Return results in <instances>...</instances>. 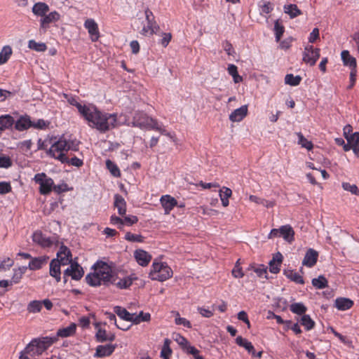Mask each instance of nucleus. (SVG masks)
<instances>
[{
	"label": "nucleus",
	"instance_id": "c03bdc74",
	"mask_svg": "<svg viewBox=\"0 0 359 359\" xmlns=\"http://www.w3.org/2000/svg\"><path fill=\"white\" fill-rule=\"evenodd\" d=\"M298 137V144L308 150H311L313 147V143L306 139L301 133H297Z\"/></svg>",
	"mask_w": 359,
	"mask_h": 359
},
{
	"label": "nucleus",
	"instance_id": "c85d7f7f",
	"mask_svg": "<svg viewBox=\"0 0 359 359\" xmlns=\"http://www.w3.org/2000/svg\"><path fill=\"white\" fill-rule=\"evenodd\" d=\"M236 342L238 346L245 348L248 351V353L252 354V356L255 355V350L251 342L243 338L241 336L237 337L236 339Z\"/></svg>",
	"mask_w": 359,
	"mask_h": 359
},
{
	"label": "nucleus",
	"instance_id": "79ce46f5",
	"mask_svg": "<svg viewBox=\"0 0 359 359\" xmlns=\"http://www.w3.org/2000/svg\"><path fill=\"white\" fill-rule=\"evenodd\" d=\"M42 309V302L39 300L30 302L27 305V311L29 313H35L40 312Z\"/></svg>",
	"mask_w": 359,
	"mask_h": 359
},
{
	"label": "nucleus",
	"instance_id": "0eeeda50",
	"mask_svg": "<svg viewBox=\"0 0 359 359\" xmlns=\"http://www.w3.org/2000/svg\"><path fill=\"white\" fill-rule=\"evenodd\" d=\"M36 183L39 184V192L43 195L48 194L53 190V180L45 173H38L34 178Z\"/></svg>",
	"mask_w": 359,
	"mask_h": 359
},
{
	"label": "nucleus",
	"instance_id": "9b49d317",
	"mask_svg": "<svg viewBox=\"0 0 359 359\" xmlns=\"http://www.w3.org/2000/svg\"><path fill=\"white\" fill-rule=\"evenodd\" d=\"M64 271V276H71L74 280H79L83 275V269L76 263L72 262Z\"/></svg>",
	"mask_w": 359,
	"mask_h": 359
},
{
	"label": "nucleus",
	"instance_id": "6ab92c4d",
	"mask_svg": "<svg viewBox=\"0 0 359 359\" xmlns=\"http://www.w3.org/2000/svg\"><path fill=\"white\" fill-rule=\"evenodd\" d=\"M248 114V106L243 105L238 109H235L229 115V119L232 122H239L242 121Z\"/></svg>",
	"mask_w": 359,
	"mask_h": 359
},
{
	"label": "nucleus",
	"instance_id": "473e14b6",
	"mask_svg": "<svg viewBox=\"0 0 359 359\" xmlns=\"http://www.w3.org/2000/svg\"><path fill=\"white\" fill-rule=\"evenodd\" d=\"M232 195V191L231 189L223 187L222 189L219 190V197L222 201V204L224 207H226L229 205V198Z\"/></svg>",
	"mask_w": 359,
	"mask_h": 359
},
{
	"label": "nucleus",
	"instance_id": "4468645a",
	"mask_svg": "<svg viewBox=\"0 0 359 359\" xmlns=\"http://www.w3.org/2000/svg\"><path fill=\"white\" fill-rule=\"evenodd\" d=\"M84 27L88 30L90 39L97 41L100 37V32L96 22L91 18L87 19L84 22Z\"/></svg>",
	"mask_w": 359,
	"mask_h": 359
},
{
	"label": "nucleus",
	"instance_id": "7ed1b4c3",
	"mask_svg": "<svg viewBox=\"0 0 359 359\" xmlns=\"http://www.w3.org/2000/svg\"><path fill=\"white\" fill-rule=\"evenodd\" d=\"M55 341V338L48 337L34 339L25 347V353L29 354L31 356L40 355Z\"/></svg>",
	"mask_w": 359,
	"mask_h": 359
},
{
	"label": "nucleus",
	"instance_id": "f257e3e1",
	"mask_svg": "<svg viewBox=\"0 0 359 359\" xmlns=\"http://www.w3.org/2000/svg\"><path fill=\"white\" fill-rule=\"evenodd\" d=\"M76 107L88 126L101 133H105L118 126L116 114L102 112L93 104L82 105L76 103Z\"/></svg>",
	"mask_w": 359,
	"mask_h": 359
},
{
	"label": "nucleus",
	"instance_id": "4be33fe9",
	"mask_svg": "<svg viewBox=\"0 0 359 359\" xmlns=\"http://www.w3.org/2000/svg\"><path fill=\"white\" fill-rule=\"evenodd\" d=\"M115 346L112 344L100 345L96 348L95 356L102 358L110 355L114 351Z\"/></svg>",
	"mask_w": 359,
	"mask_h": 359
},
{
	"label": "nucleus",
	"instance_id": "bf43d9fd",
	"mask_svg": "<svg viewBox=\"0 0 359 359\" xmlns=\"http://www.w3.org/2000/svg\"><path fill=\"white\" fill-rule=\"evenodd\" d=\"M11 186L9 182H0V194H6L11 191Z\"/></svg>",
	"mask_w": 359,
	"mask_h": 359
},
{
	"label": "nucleus",
	"instance_id": "b1692460",
	"mask_svg": "<svg viewBox=\"0 0 359 359\" xmlns=\"http://www.w3.org/2000/svg\"><path fill=\"white\" fill-rule=\"evenodd\" d=\"M280 236H282L285 241L290 243H292L294 240V231L292 227L289 224L281 226Z\"/></svg>",
	"mask_w": 359,
	"mask_h": 359
},
{
	"label": "nucleus",
	"instance_id": "603ef678",
	"mask_svg": "<svg viewBox=\"0 0 359 359\" xmlns=\"http://www.w3.org/2000/svg\"><path fill=\"white\" fill-rule=\"evenodd\" d=\"M284 30H285L284 27L280 24L278 20H276L275 22V25H274V32H275L276 41H280V39L284 32Z\"/></svg>",
	"mask_w": 359,
	"mask_h": 359
},
{
	"label": "nucleus",
	"instance_id": "338daca9",
	"mask_svg": "<svg viewBox=\"0 0 359 359\" xmlns=\"http://www.w3.org/2000/svg\"><path fill=\"white\" fill-rule=\"evenodd\" d=\"M231 273L236 278H241L244 276V273L241 267L234 266L232 269Z\"/></svg>",
	"mask_w": 359,
	"mask_h": 359
},
{
	"label": "nucleus",
	"instance_id": "774afa93",
	"mask_svg": "<svg viewBox=\"0 0 359 359\" xmlns=\"http://www.w3.org/2000/svg\"><path fill=\"white\" fill-rule=\"evenodd\" d=\"M198 311L202 316L205 318H210L213 316L212 311H210L205 308L199 307L198 308Z\"/></svg>",
	"mask_w": 359,
	"mask_h": 359
},
{
	"label": "nucleus",
	"instance_id": "de8ad7c7",
	"mask_svg": "<svg viewBox=\"0 0 359 359\" xmlns=\"http://www.w3.org/2000/svg\"><path fill=\"white\" fill-rule=\"evenodd\" d=\"M285 275L288 278H290V280H292V281H294L297 283H299V284L304 283L303 278L296 271H285Z\"/></svg>",
	"mask_w": 359,
	"mask_h": 359
},
{
	"label": "nucleus",
	"instance_id": "49530a36",
	"mask_svg": "<svg viewBox=\"0 0 359 359\" xmlns=\"http://www.w3.org/2000/svg\"><path fill=\"white\" fill-rule=\"evenodd\" d=\"M290 309L292 313L298 315H302L306 311V307L302 303L292 304Z\"/></svg>",
	"mask_w": 359,
	"mask_h": 359
},
{
	"label": "nucleus",
	"instance_id": "0e129e2a",
	"mask_svg": "<svg viewBox=\"0 0 359 359\" xmlns=\"http://www.w3.org/2000/svg\"><path fill=\"white\" fill-rule=\"evenodd\" d=\"M222 47L224 50L229 55H233L235 53L234 49L232 46V45L229 41H225L222 44Z\"/></svg>",
	"mask_w": 359,
	"mask_h": 359
},
{
	"label": "nucleus",
	"instance_id": "58836bf2",
	"mask_svg": "<svg viewBox=\"0 0 359 359\" xmlns=\"http://www.w3.org/2000/svg\"><path fill=\"white\" fill-rule=\"evenodd\" d=\"M28 48L37 52H44L47 49L46 43L33 39L28 41Z\"/></svg>",
	"mask_w": 359,
	"mask_h": 359
},
{
	"label": "nucleus",
	"instance_id": "a211bd4d",
	"mask_svg": "<svg viewBox=\"0 0 359 359\" xmlns=\"http://www.w3.org/2000/svg\"><path fill=\"white\" fill-rule=\"evenodd\" d=\"M50 11V8L45 2H37L34 4L32 8L33 14L36 17L43 18Z\"/></svg>",
	"mask_w": 359,
	"mask_h": 359
},
{
	"label": "nucleus",
	"instance_id": "bb28decb",
	"mask_svg": "<svg viewBox=\"0 0 359 359\" xmlns=\"http://www.w3.org/2000/svg\"><path fill=\"white\" fill-rule=\"evenodd\" d=\"M32 127V121L28 116H21L15 123V128L19 131L27 130Z\"/></svg>",
	"mask_w": 359,
	"mask_h": 359
},
{
	"label": "nucleus",
	"instance_id": "864d4df0",
	"mask_svg": "<svg viewBox=\"0 0 359 359\" xmlns=\"http://www.w3.org/2000/svg\"><path fill=\"white\" fill-rule=\"evenodd\" d=\"M49 123L43 119H38L36 121H32V127L36 129L43 130L46 128Z\"/></svg>",
	"mask_w": 359,
	"mask_h": 359
},
{
	"label": "nucleus",
	"instance_id": "a878e982",
	"mask_svg": "<svg viewBox=\"0 0 359 359\" xmlns=\"http://www.w3.org/2000/svg\"><path fill=\"white\" fill-rule=\"evenodd\" d=\"M61 266L62 265L58 261H55V259H53L50 263V275L55 278L57 282H60L61 280Z\"/></svg>",
	"mask_w": 359,
	"mask_h": 359
},
{
	"label": "nucleus",
	"instance_id": "f704fd0d",
	"mask_svg": "<svg viewBox=\"0 0 359 359\" xmlns=\"http://www.w3.org/2000/svg\"><path fill=\"white\" fill-rule=\"evenodd\" d=\"M76 324L71 323L69 326L62 328V329H60L57 331V336L61 337H67L72 336L74 334V332L76 331Z\"/></svg>",
	"mask_w": 359,
	"mask_h": 359
},
{
	"label": "nucleus",
	"instance_id": "aec40b11",
	"mask_svg": "<svg viewBox=\"0 0 359 359\" xmlns=\"http://www.w3.org/2000/svg\"><path fill=\"white\" fill-rule=\"evenodd\" d=\"M161 203L165 210V214H169L170 210L177 205V201L169 195L163 196L161 198Z\"/></svg>",
	"mask_w": 359,
	"mask_h": 359
},
{
	"label": "nucleus",
	"instance_id": "dca6fc26",
	"mask_svg": "<svg viewBox=\"0 0 359 359\" xmlns=\"http://www.w3.org/2000/svg\"><path fill=\"white\" fill-rule=\"evenodd\" d=\"M112 279L110 284L116 285L119 289H126L132 285L135 278L130 276L119 278L114 275Z\"/></svg>",
	"mask_w": 359,
	"mask_h": 359
},
{
	"label": "nucleus",
	"instance_id": "412c9836",
	"mask_svg": "<svg viewBox=\"0 0 359 359\" xmlns=\"http://www.w3.org/2000/svg\"><path fill=\"white\" fill-rule=\"evenodd\" d=\"M48 259L49 257L47 256L32 258L28 267L32 271L40 269L43 266L47 264Z\"/></svg>",
	"mask_w": 359,
	"mask_h": 359
},
{
	"label": "nucleus",
	"instance_id": "423d86ee",
	"mask_svg": "<svg viewBox=\"0 0 359 359\" xmlns=\"http://www.w3.org/2000/svg\"><path fill=\"white\" fill-rule=\"evenodd\" d=\"M158 123L157 120L147 116L142 111H137L133 118L131 125L133 127H138L140 129L155 130Z\"/></svg>",
	"mask_w": 359,
	"mask_h": 359
},
{
	"label": "nucleus",
	"instance_id": "393cba45",
	"mask_svg": "<svg viewBox=\"0 0 359 359\" xmlns=\"http://www.w3.org/2000/svg\"><path fill=\"white\" fill-rule=\"evenodd\" d=\"M282 260L283 255L280 252L276 253L269 262V271L273 273H278Z\"/></svg>",
	"mask_w": 359,
	"mask_h": 359
},
{
	"label": "nucleus",
	"instance_id": "680f3d73",
	"mask_svg": "<svg viewBox=\"0 0 359 359\" xmlns=\"http://www.w3.org/2000/svg\"><path fill=\"white\" fill-rule=\"evenodd\" d=\"M175 321L177 325H182L189 328L191 327V323L186 318L180 317L178 314L177 316L175 318Z\"/></svg>",
	"mask_w": 359,
	"mask_h": 359
},
{
	"label": "nucleus",
	"instance_id": "4d7b16f0",
	"mask_svg": "<svg viewBox=\"0 0 359 359\" xmlns=\"http://www.w3.org/2000/svg\"><path fill=\"white\" fill-rule=\"evenodd\" d=\"M347 142L353 146L359 144V133L356 132L350 135L346 138Z\"/></svg>",
	"mask_w": 359,
	"mask_h": 359
},
{
	"label": "nucleus",
	"instance_id": "72a5a7b5",
	"mask_svg": "<svg viewBox=\"0 0 359 359\" xmlns=\"http://www.w3.org/2000/svg\"><path fill=\"white\" fill-rule=\"evenodd\" d=\"M353 305V302L347 298H338L335 300V306L341 311L350 309Z\"/></svg>",
	"mask_w": 359,
	"mask_h": 359
},
{
	"label": "nucleus",
	"instance_id": "9d476101",
	"mask_svg": "<svg viewBox=\"0 0 359 359\" xmlns=\"http://www.w3.org/2000/svg\"><path fill=\"white\" fill-rule=\"evenodd\" d=\"M60 18V14L56 11H51L48 14L46 13L45 16L39 20L40 28L46 30L50 23L57 22Z\"/></svg>",
	"mask_w": 359,
	"mask_h": 359
},
{
	"label": "nucleus",
	"instance_id": "09e8293b",
	"mask_svg": "<svg viewBox=\"0 0 359 359\" xmlns=\"http://www.w3.org/2000/svg\"><path fill=\"white\" fill-rule=\"evenodd\" d=\"M302 80L300 76H294L293 74H287L285 77V82L290 86H295L299 84Z\"/></svg>",
	"mask_w": 359,
	"mask_h": 359
},
{
	"label": "nucleus",
	"instance_id": "2f4dec72",
	"mask_svg": "<svg viewBox=\"0 0 359 359\" xmlns=\"http://www.w3.org/2000/svg\"><path fill=\"white\" fill-rule=\"evenodd\" d=\"M114 311L121 319L133 323V313H129L126 309L121 306H115Z\"/></svg>",
	"mask_w": 359,
	"mask_h": 359
},
{
	"label": "nucleus",
	"instance_id": "13d9d810",
	"mask_svg": "<svg viewBox=\"0 0 359 359\" xmlns=\"http://www.w3.org/2000/svg\"><path fill=\"white\" fill-rule=\"evenodd\" d=\"M155 130L158 131L161 134L167 136L172 141H175V137L172 133L168 132L162 126L158 123L157 128L155 129Z\"/></svg>",
	"mask_w": 359,
	"mask_h": 359
},
{
	"label": "nucleus",
	"instance_id": "39448f33",
	"mask_svg": "<svg viewBox=\"0 0 359 359\" xmlns=\"http://www.w3.org/2000/svg\"><path fill=\"white\" fill-rule=\"evenodd\" d=\"M70 149L76 151L77 149L72 148L70 142L60 138L53 143L49 149L48 154L64 163L65 162H68V157L66 156L65 153Z\"/></svg>",
	"mask_w": 359,
	"mask_h": 359
},
{
	"label": "nucleus",
	"instance_id": "e2e57ef3",
	"mask_svg": "<svg viewBox=\"0 0 359 359\" xmlns=\"http://www.w3.org/2000/svg\"><path fill=\"white\" fill-rule=\"evenodd\" d=\"M319 36L318 28H314L309 35V42L311 43L316 42V40L319 39Z\"/></svg>",
	"mask_w": 359,
	"mask_h": 359
},
{
	"label": "nucleus",
	"instance_id": "a19ab883",
	"mask_svg": "<svg viewBox=\"0 0 359 359\" xmlns=\"http://www.w3.org/2000/svg\"><path fill=\"white\" fill-rule=\"evenodd\" d=\"M173 339L185 352L188 349V347L191 346V344L188 340L180 334H175L173 337Z\"/></svg>",
	"mask_w": 359,
	"mask_h": 359
},
{
	"label": "nucleus",
	"instance_id": "5701e85b",
	"mask_svg": "<svg viewBox=\"0 0 359 359\" xmlns=\"http://www.w3.org/2000/svg\"><path fill=\"white\" fill-rule=\"evenodd\" d=\"M341 60L345 66H348L351 69H357L356 59L351 56L348 50H343L341 53Z\"/></svg>",
	"mask_w": 359,
	"mask_h": 359
},
{
	"label": "nucleus",
	"instance_id": "cd10ccee",
	"mask_svg": "<svg viewBox=\"0 0 359 359\" xmlns=\"http://www.w3.org/2000/svg\"><path fill=\"white\" fill-rule=\"evenodd\" d=\"M114 207L117 208L120 215H125L126 213V202L125 199L120 195L114 196Z\"/></svg>",
	"mask_w": 359,
	"mask_h": 359
},
{
	"label": "nucleus",
	"instance_id": "a18cd8bd",
	"mask_svg": "<svg viewBox=\"0 0 359 359\" xmlns=\"http://www.w3.org/2000/svg\"><path fill=\"white\" fill-rule=\"evenodd\" d=\"M312 284L318 289H323L327 286V280L323 276H319L312 280Z\"/></svg>",
	"mask_w": 359,
	"mask_h": 359
},
{
	"label": "nucleus",
	"instance_id": "4c0bfd02",
	"mask_svg": "<svg viewBox=\"0 0 359 359\" xmlns=\"http://www.w3.org/2000/svg\"><path fill=\"white\" fill-rule=\"evenodd\" d=\"M151 315L149 313H144L143 311L140 312L139 314L133 313V323L135 324H139L141 322H148L150 320Z\"/></svg>",
	"mask_w": 359,
	"mask_h": 359
},
{
	"label": "nucleus",
	"instance_id": "37998d69",
	"mask_svg": "<svg viewBox=\"0 0 359 359\" xmlns=\"http://www.w3.org/2000/svg\"><path fill=\"white\" fill-rule=\"evenodd\" d=\"M228 73L233 77V81L236 83H240L243 81V78L238 74L237 67L233 64L229 65L227 68Z\"/></svg>",
	"mask_w": 359,
	"mask_h": 359
},
{
	"label": "nucleus",
	"instance_id": "c756f323",
	"mask_svg": "<svg viewBox=\"0 0 359 359\" xmlns=\"http://www.w3.org/2000/svg\"><path fill=\"white\" fill-rule=\"evenodd\" d=\"M13 54V49L11 46H3L0 52V65L6 63Z\"/></svg>",
	"mask_w": 359,
	"mask_h": 359
},
{
	"label": "nucleus",
	"instance_id": "f8f14e48",
	"mask_svg": "<svg viewBox=\"0 0 359 359\" xmlns=\"http://www.w3.org/2000/svg\"><path fill=\"white\" fill-rule=\"evenodd\" d=\"M33 241L43 248H48L55 243V240L45 236L41 232L36 231L32 236Z\"/></svg>",
	"mask_w": 359,
	"mask_h": 359
},
{
	"label": "nucleus",
	"instance_id": "5fc2aeb1",
	"mask_svg": "<svg viewBox=\"0 0 359 359\" xmlns=\"http://www.w3.org/2000/svg\"><path fill=\"white\" fill-rule=\"evenodd\" d=\"M126 240L131 242H143V237L140 234H134L130 232H128L125 235Z\"/></svg>",
	"mask_w": 359,
	"mask_h": 359
},
{
	"label": "nucleus",
	"instance_id": "7c9ffc66",
	"mask_svg": "<svg viewBox=\"0 0 359 359\" xmlns=\"http://www.w3.org/2000/svg\"><path fill=\"white\" fill-rule=\"evenodd\" d=\"M14 123V118L8 114L0 116V130L10 128Z\"/></svg>",
	"mask_w": 359,
	"mask_h": 359
},
{
	"label": "nucleus",
	"instance_id": "ea45409f",
	"mask_svg": "<svg viewBox=\"0 0 359 359\" xmlns=\"http://www.w3.org/2000/svg\"><path fill=\"white\" fill-rule=\"evenodd\" d=\"M284 11L288 14L291 18H294L301 14L300 10L295 4H290L284 6Z\"/></svg>",
	"mask_w": 359,
	"mask_h": 359
},
{
	"label": "nucleus",
	"instance_id": "69168bd1",
	"mask_svg": "<svg viewBox=\"0 0 359 359\" xmlns=\"http://www.w3.org/2000/svg\"><path fill=\"white\" fill-rule=\"evenodd\" d=\"M14 262L12 259L7 258L2 262H0V271L6 270V268L9 269L13 265Z\"/></svg>",
	"mask_w": 359,
	"mask_h": 359
},
{
	"label": "nucleus",
	"instance_id": "3c124183",
	"mask_svg": "<svg viewBox=\"0 0 359 359\" xmlns=\"http://www.w3.org/2000/svg\"><path fill=\"white\" fill-rule=\"evenodd\" d=\"M106 165L113 176L119 177L121 175V172L118 168L111 161L107 160Z\"/></svg>",
	"mask_w": 359,
	"mask_h": 359
},
{
	"label": "nucleus",
	"instance_id": "f03ea898",
	"mask_svg": "<svg viewBox=\"0 0 359 359\" xmlns=\"http://www.w3.org/2000/svg\"><path fill=\"white\" fill-rule=\"evenodd\" d=\"M114 273L111 267L105 262H97L94 265V271L86 277L87 283L92 286L110 284Z\"/></svg>",
	"mask_w": 359,
	"mask_h": 359
},
{
	"label": "nucleus",
	"instance_id": "8fccbe9b",
	"mask_svg": "<svg viewBox=\"0 0 359 359\" xmlns=\"http://www.w3.org/2000/svg\"><path fill=\"white\" fill-rule=\"evenodd\" d=\"M301 324L308 330L314 327L315 323L309 315H303L300 319Z\"/></svg>",
	"mask_w": 359,
	"mask_h": 359
},
{
	"label": "nucleus",
	"instance_id": "1a4fd4ad",
	"mask_svg": "<svg viewBox=\"0 0 359 359\" xmlns=\"http://www.w3.org/2000/svg\"><path fill=\"white\" fill-rule=\"evenodd\" d=\"M302 55V60L305 63L313 66L320 57V49L315 48L311 45H307L304 49Z\"/></svg>",
	"mask_w": 359,
	"mask_h": 359
},
{
	"label": "nucleus",
	"instance_id": "6e6552de",
	"mask_svg": "<svg viewBox=\"0 0 359 359\" xmlns=\"http://www.w3.org/2000/svg\"><path fill=\"white\" fill-rule=\"evenodd\" d=\"M144 16L147 25H144L140 33L144 36L153 35L156 32V29H158V26L154 20V15L149 8H147L144 11Z\"/></svg>",
	"mask_w": 359,
	"mask_h": 359
},
{
	"label": "nucleus",
	"instance_id": "ddd939ff",
	"mask_svg": "<svg viewBox=\"0 0 359 359\" xmlns=\"http://www.w3.org/2000/svg\"><path fill=\"white\" fill-rule=\"evenodd\" d=\"M62 266H66L72 262V253L66 246L62 245L60 250L57 253V259Z\"/></svg>",
	"mask_w": 359,
	"mask_h": 359
},
{
	"label": "nucleus",
	"instance_id": "f3484780",
	"mask_svg": "<svg viewBox=\"0 0 359 359\" xmlns=\"http://www.w3.org/2000/svg\"><path fill=\"white\" fill-rule=\"evenodd\" d=\"M318 253L313 249H309L302 261V264L308 267L313 266L318 259Z\"/></svg>",
	"mask_w": 359,
	"mask_h": 359
},
{
	"label": "nucleus",
	"instance_id": "c9c22d12",
	"mask_svg": "<svg viewBox=\"0 0 359 359\" xmlns=\"http://www.w3.org/2000/svg\"><path fill=\"white\" fill-rule=\"evenodd\" d=\"M27 269V268L26 266H21L18 269H15L13 270V275L11 280V284L18 283L22 279L25 273L26 272Z\"/></svg>",
	"mask_w": 359,
	"mask_h": 359
},
{
	"label": "nucleus",
	"instance_id": "6e6d98bb",
	"mask_svg": "<svg viewBox=\"0 0 359 359\" xmlns=\"http://www.w3.org/2000/svg\"><path fill=\"white\" fill-rule=\"evenodd\" d=\"M342 187L345 191H350L353 194H358V189L355 184H351L348 182H343Z\"/></svg>",
	"mask_w": 359,
	"mask_h": 359
},
{
	"label": "nucleus",
	"instance_id": "e433bc0d",
	"mask_svg": "<svg viewBox=\"0 0 359 359\" xmlns=\"http://www.w3.org/2000/svg\"><path fill=\"white\" fill-rule=\"evenodd\" d=\"M96 339L97 341L102 342L105 341H112L114 340L115 336L114 334H108L104 330L98 328L96 333Z\"/></svg>",
	"mask_w": 359,
	"mask_h": 359
},
{
	"label": "nucleus",
	"instance_id": "20e7f679",
	"mask_svg": "<svg viewBox=\"0 0 359 359\" xmlns=\"http://www.w3.org/2000/svg\"><path fill=\"white\" fill-rule=\"evenodd\" d=\"M149 276L153 280L163 282L172 276V271L165 262H158L155 259L151 265Z\"/></svg>",
	"mask_w": 359,
	"mask_h": 359
},
{
	"label": "nucleus",
	"instance_id": "2eb2a0df",
	"mask_svg": "<svg viewBox=\"0 0 359 359\" xmlns=\"http://www.w3.org/2000/svg\"><path fill=\"white\" fill-rule=\"evenodd\" d=\"M134 257L137 262L142 266H146L151 262L152 257L144 250L139 249L134 252Z\"/></svg>",
	"mask_w": 359,
	"mask_h": 359
},
{
	"label": "nucleus",
	"instance_id": "052dcab7",
	"mask_svg": "<svg viewBox=\"0 0 359 359\" xmlns=\"http://www.w3.org/2000/svg\"><path fill=\"white\" fill-rule=\"evenodd\" d=\"M12 161L8 156H0V168H7L11 166Z\"/></svg>",
	"mask_w": 359,
	"mask_h": 359
}]
</instances>
